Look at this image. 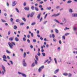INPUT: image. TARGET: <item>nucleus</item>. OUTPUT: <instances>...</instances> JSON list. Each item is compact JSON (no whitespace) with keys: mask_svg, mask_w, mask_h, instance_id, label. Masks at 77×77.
<instances>
[{"mask_svg":"<svg viewBox=\"0 0 77 77\" xmlns=\"http://www.w3.org/2000/svg\"><path fill=\"white\" fill-rule=\"evenodd\" d=\"M62 38L63 39H65V35H63L62 37Z\"/></svg>","mask_w":77,"mask_h":77,"instance_id":"5701e85b","label":"nucleus"},{"mask_svg":"<svg viewBox=\"0 0 77 77\" xmlns=\"http://www.w3.org/2000/svg\"><path fill=\"white\" fill-rule=\"evenodd\" d=\"M72 75V74H71L69 73V75H68L69 77H71Z\"/></svg>","mask_w":77,"mask_h":77,"instance_id":"cd10ccee","label":"nucleus"},{"mask_svg":"<svg viewBox=\"0 0 77 77\" xmlns=\"http://www.w3.org/2000/svg\"><path fill=\"white\" fill-rule=\"evenodd\" d=\"M31 9L32 10V11H34V10H35V7L34 6H32Z\"/></svg>","mask_w":77,"mask_h":77,"instance_id":"9b49d317","label":"nucleus"},{"mask_svg":"<svg viewBox=\"0 0 77 77\" xmlns=\"http://www.w3.org/2000/svg\"><path fill=\"white\" fill-rule=\"evenodd\" d=\"M33 15H34V13H32L30 15L31 17H32L33 16Z\"/></svg>","mask_w":77,"mask_h":77,"instance_id":"dca6fc26","label":"nucleus"},{"mask_svg":"<svg viewBox=\"0 0 77 77\" xmlns=\"http://www.w3.org/2000/svg\"><path fill=\"white\" fill-rule=\"evenodd\" d=\"M69 12H72V10L71 9H69Z\"/></svg>","mask_w":77,"mask_h":77,"instance_id":"e433bc0d","label":"nucleus"},{"mask_svg":"<svg viewBox=\"0 0 77 77\" xmlns=\"http://www.w3.org/2000/svg\"><path fill=\"white\" fill-rule=\"evenodd\" d=\"M33 42H36V39H33Z\"/></svg>","mask_w":77,"mask_h":77,"instance_id":"5fc2aeb1","label":"nucleus"},{"mask_svg":"<svg viewBox=\"0 0 77 77\" xmlns=\"http://www.w3.org/2000/svg\"><path fill=\"white\" fill-rule=\"evenodd\" d=\"M35 63L36 65H37V64H38V62H37V61H36V60H35Z\"/></svg>","mask_w":77,"mask_h":77,"instance_id":"a18cd8bd","label":"nucleus"},{"mask_svg":"<svg viewBox=\"0 0 77 77\" xmlns=\"http://www.w3.org/2000/svg\"><path fill=\"white\" fill-rule=\"evenodd\" d=\"M48 60H46L44 62L45 63H46V62H48Z\"/></svg>","mask_w":77,"mask_h":77,"instance_id":"864d4df0","label":"nucleus"},{"mask_svg":"<svg viewBox=\"0 0 77 77\" xmlns=\"http://www.w3.org/2000/svg\"><path fill=\"white\" fill-rule=\"evenodd\" d=\"M13 20H14V19H12V18H11L10 19V21L11 22H12L13 21Z\"/></svg>","mask_w":77,"mask_h":77,"instance_id":"58836bf2","label":"nucleus"},{"mask_svg":"<svg viewBox=\"0 0 77 77\" xmlns=\"http://www.w3.org/2000/svg\"><path fill=\"white\" fill-rule=\"evenodd\" d=\"M55 62V63H57V61L56 60V59L54 58Z\"/></svg>","mask_w":77,"mask_h":77,"instance_id":"ea45409f","label":"nucleus"},{"mask_svg":"<svg viewBox=\"0 0 77 77\" xmlns=\"http://www.w3.org/2000/svg\"><path fill=\"white\" fill-rule=\"evenodd\" d=\"M30 48H33V45H31L30 46Z\"/></svg>","mask_w":77,"mask_h":77,"instance_id":"338daca9","label":"nucleus"},{"mask_svg":"<svg viewBox=\"0 0 77 77\" xmlns=\"http://www.w3.org/2000/svg\"><path fill=\"white\" fill-rule=\"evenodd\" d=\"M54 21H56V22H57V23H60V22H59L57 20H54Z\"/></svg>","mask_w":77,"mask_h":77,"instance_id":"4c0bfd02","label":"nucleus"},{"mask_svg":"<svg viewBox=\"0 0 77 77\" xmlns=\"http://www.w3.org/2000/svg\"><path fill=\"white\" fill-rule=\"evenodd\" d=\"M73 17H77V14H73Z\"/></svg>","mask_w":77,"mask_h":77,"instance_id":"f704fd0d","label":"nucleus"},{"mask_svg":"<svg viewBox=\"0 0 77 77\" xmlns=\"http://www.w3.org/2000/svg\"><path fill=\"white\" fill-rule=\"evenodd\" d=\"M22 76H23V77H26V75L24 74V73H22Z\"/></svg>","mask_w":77,"mask_h":77,"instance_id":"6ab92c4d","label":"nucleus"},{"mask_svg":"<svg viewBox=\"0 0 77 77\" xmlns=\"http://www.w3.org/2000/svg\"><path fill=\"white\" fill-rule=\"evenodd\" d=\"M11 44H12V45H15V43L13 42H11Z\"/></svg>","mask_w":77,"mask_h":77,"instance_id":"bb28decb","label":"nucleus"},{"mask_svg":"<svg viewBox=\"0 0 77 77\" xmlns=\"http://www.w3.org/2000/svg\"><path fill=\"white\" fill-rule=\"evenodd\" d=\"M20 25L21 26H23V25H24V23H20Z\"/></svg>","mask_w":77,"mask_h":77,"instance_id":"3c124183","label":"nucleus"},{"mask_svg":"<svg viewBox=\"0 0 77 77\" xmlns=\"http://www.w3.org/2000/svg\"><path fill=\"white\" fill-rule=\"evenodd\" d=\"M14 29H17V26H14Z\"/></svg>","mask_w":77,"mask_h":77,"instance_id":"2f4dec72","label":"nucleus"},{"mask_svg":"<svg viewBox=\"0 0 77 77\" xmlns=\"http://www.w3.org/2000/svg\"><path fill=\"white\" fill-rule=\"evenodd\" d=\"M37 55H38L39 56L41 55V53H39V52H38V53L37 54Z\"/></svg>","mask_w":77,"mask_h":77,"instance_id":"49530a36","label":"nucleus"},{"mask_svg":"<svg viewBox=\"0 0 77 77\" xmlns=\"http://www.w3.org/2000/svg\"><path fill=\"white\" fill-rule=\"evenodd\" d=\"M42 17H41L40 20V22H41V21H42Z\"/></svg>","mask_w":77,"mask_h":77,"instance_id":"4d7b16f0","label":"nucleus"},{"mask_svg":"<svg viewBox=\"0 0 77 77\" xmlns=\"http://www.w3.org/2000/svg\"><path fill=\"white\" fill-rule=\"evenodd\" d=\"M55 31L57 33H59V31L57 29H55Z\"/></svg>","mask_w":77,"mask_h":77,"instance_id":"4468645a","label":"nucleus"},{"mask_svg":"<svg viewBox=\"0 0 77 77\" xmlns=\"http://www.w3.org/2000/svg\"><path fill=\"white\" fill-rule=\"evenodd\" d=\"M9 41H12L14 40V37H10L9 38Z\"/></svg>","mask_w":77,"mask_h":77,"instance_id":"6e6552de","label":"nucleus"},{"mask_svg":"<svg viewBox=\"0 0 77 77\" xmlns=\"http://www.w3.org/2000/svg\"><path fill=\"white\" fill-rule=\"evenodd\" d=\"M35 58L37 60H38V56L35 55Z\"/></svg>","mask_w":77,"mask_h":77,"instance_id":"a211bd4d","label":"nucleus"},{"mask_svg":"<svg viewBox=\"0 0 77 77\" xmlns=\"http://www.w3.org/2000/svg\"><path fill=\"white\" fill-rule=\"evenodd\" d=\"M36 24V23L35 22H33L32 23L31 25L32 26H33V25H35Z\"/></svg>","mask_w":77,"mask_h":77,"instance_id":"393cba45","label":"nucleus"},{"mask_svg":"<svg viewBox=\"0 0 77 77\" xmlns=\"http://www.w3.org/2000/svg\"><path fill=\"white\" fill-rule=\"evenodd\" d=\"M60 15V13H57V14H54L52 15L51 17H57V16H59Z\"/></svg>","mask_w":77,"mask_h":77,"instance_id":"39448f33","label":"nucleus"},{"mask_svg":"<svg viewBox=\"0 0 77 77\" xmlns=\"http://www.w3.org/2000/svg\"><path fill=\"white\" fill-rule=\"evenodd\" d=\"M41 13H40L37 16V18H38V19H39V18H40V17H41Z\"/></svg>","mask_w":77,"mask_h":77,"instance_id":"9d476101","label":"nucleus"},{"mask_svg":"<svg viewBox=\"0 0 77 77\" xmlns=\"http://www.w3.org/2000/svg\"><path fill=\"white\" fill-rule=\"evenodd\" d=\"M69 35V33H66L65 34V36H67V35Z\"/></svg>","mask_w":77,"mask_h":77,"instance_id":"bf43d9fd","label":"nucleus"},{"mask_svg":"<svg viewBox=\"0 0 77 77\" xmlns=\"http://www.w3.org/2000/svg\"><path fill=\"white\" fill-rule=\"evenodd\" d=\"M35 9L36 11H39V9H38V8L37 7H35Z\"/></svg>","mask_w":77,"mask_h":77,"instance_id":"2eb2a0df","label":"nucleus"},{"mask_svg":"<svg viewBox=\"0 0 77 77\" xmlns=\"http://www.w3.org/2000/svg\"><path fill=\"white\" fill-rule=\"evenodd\" d=\"M2 58H3V60L4 61H5V62H7V60H6L5 59H7V58L6 57V56L5 55H4L3 56V57H2Z\"/></svg>","mask_w":77,"mask_h":77,"instance_id":"f257e3e1","label":"nucleus"},{"mask_svg":"<svg viewBox=\"0 0 77 77\" xmlns=\"http://www.w3.org/2000/svg\"><path fill=\"white\" fill-rule=\"evenodd\" d=\"M1 20L2 21V22H3V23H6V21H5V20H3V19H1Z\"/></svg>","mask_w":77,"mask_h":77,"instance_id":"b1692460","label":"nucleus"},{"mask_svg":"<svg viewBox=\"0 0 77 77\" xmlns=\"http://www.w3.org/2000/svg\"><path fill=\"white\" fill-rule=\"evenodd\" d=\"M63 75H65V76H67V75H68V74L67 73H65L63 74Z\"/></svg>","mask_w":77,"mask_h":77,"instance_id":"f8f14e48","label":"nucleus"},{"mask_svg":"<svg viewBox=\"0 0 77 77\" xmlns=\"http://www.w3.org/2000/svg\"><path fill=\"white\" fill-rule=\"evenodd\" d=\"M23 64L24 66H26L27 64H26V62L25 61V60L23 59Z\"/></svg>","mask_w":77,"mask_h":77,"instance_id":"20e7f679","label":"nucleus"},{"mask_svg":"<svg viewBox=\"0 0 77 77\" xmlns=\"http://www.w3.org/2000/svg\"><path fill=\"white\" fill-rule=\"evenodd\" d=\"M6 51L7 53H8V54H10L11 53V52L9 51L8 50H6Z\"/></svg>","mask_w":77,"mask_h":77,"instance_id":"aec40b11","label":"nucleus"},{"mask_svg":"<svg viewBox=\"0 0 77 77\" xmlns=\"http://www.w3.org/2000/svg\"><path fill=\"white\" fill-rule=\"evenodd\" d=\"M38 72H41V71H42V69L41 68H39L38 69Z\"/></svg>","mask_w":77,"mask_h":77,"instance_id":"412c9836","label":"nucleus"},{"mask_svg":"<svg viewBox=\"0 0 77 77\" xmlns=\"http://www.w3.org/2000/svg\"><path fill=\"white\" fill-rule=\"evenodd\" d=\"M8 44L10 48H13V45H12V44H11L10 42H9Z\"/></svg>","mask_w":77,"mask_h":77,"instance_id":"7ed1b4c3","label":"nucleus"},{"mask_svg":"<svg viewBox=\"0 0 77 77\" xmlns=\"http://www.w3.org/2000/svg\"><path fill=\"white\" fill-rule=\"evenodd\" d=\"M17 5V2L15 1H14L13 2L12 5L13 6H15Z\"/></svg>","mask_w":77,"mask_h":77,"instance_id":"423d86ee","label":"nucleus"},{"mask_svg":"<svg viewBox=\"0 0 77 77\" xmlns=\"http://www.w3.org/2000/svg\"><path fill=\"white\" fill-rule=\"evenodd\" d=\"M34 63H32V67H33L35 66Z\"/></svg>","mask_w":77,"mask_h":77,"instance_id":"c756f323","label":"nucleus"},{"mask_svg":"<svg viewBox=\"0 0 77 77\" xmlns=\"http://www.w3.org/2000/svg\"><path fill=\"white\" fill-rule=\"evenodd\" d=\"M18 73L19 74H21L22 75L23 74V73L20 72H18Z\"/></svg>","mask_w":77,"mask_h":77,"instance_id":"052dcab7","label":"nucleus"},{"mask_svg":"<svg viewBox=\"0 0 77 77\" xmlns=\"http://www.w3.org/2000/svg\"><path fill=\"white\" fill-rule=\"evenodd\" d=\"M24 9L26 11H29V7H25L24 8Z\"/></svg>","mask_w":77,"mask_h":77,"instance_id":"1a4fd4ad","label":"nucleus"},{"mask_svg":"<svg viewBox=\"0 0 77 77\" xmlns=\"http://www.w3.org/2000/svg\"><path fill=\"white\" fill-rule=\"evenodd\" d=\"M23 5L24 6H26V2H24V4H23Z\"/></svg>","mask_w":77,"mask_h":77,"instance_id":"13d9d810","label":"nucleus"},{"mask_svg":"<svg viewBox=\"0 0 77 77\" xmlns=\"http://www.w3.org/2000/svg\"><path fill=\"white\" fill-rule=\"evenodd\" d=\"M68 29H69V28H68L67 27H66V28L64 29V30L65 31Z\"/></svg>","mask_w":77,"mask_h":77,"instance_id":"a878e982","label":"nucleus"},{"mask_svg":"<svg viewBox=\"0 0 77 77\" xmlns=\"http://www.w3.org/2000/svg\"><path fill=\"white\" fill-rule=\"evenodd\" d=\"M51 7H50L49 8H47V9H48V10H50V9H51Z\"/></svg>","mask_w":77,"mask_h":77,"instance_id":"37998d69","label":"nucleus"},{"mask_svg":"<svg viewBox=\"0 0 77 77\" xmlns=\"http://www.w3.org/2000/svg\"><path fill=\"white\" fill-rule=\"evenodd\" d=\"M16 22H19V19H16Z\"/></svg>","mask_w":77,"mask_h":77,"instance_id":"603ef678","label":"nucleus"},{"mask_svg":"<svg viewBox=\"0 0 77 77\" xmlns=\"http://www.w3.org/2000/svg\"><path fill=\"white\" fill-rule=\"evenodd\" d=\"M59 69H56V70H55L54 72V73L55 74H56V73L58 72H59Z\"/></svg>","mask_w":77,"mask_h":77,"instance_id":"0eeeda50","label":"nucleus"},{"mask_svg":"<svg viewBox=\"0 0 77 77\" xmlns=\"http://www.w3.org/2000/svg\"><path fill=\"white\" fill-rule=\"evenodd\" d=\"M11 34V32L10 31H9L8 32V35H9Z\"/></svg>","mask_w":77,"mask_h":77,"instance_id":"8fccbe9b","label":"nucleus"},{"mask_svg":"<svg viewBox=\"0 0 77 77\" xmlns=\"http://www.w3.org/2000/svg\"><path fill=\"white\" fill-rule=\"evenodd\" d=\"M42 54L43 56H45V54L44 53H42Z\"/></svg>","mask_w":77,"mask_h":77,"instance_id":"c9c22d12","label":"nucleus"},{"mask_svg":"<svg viewBox=\"0 0 77 77\" xmlns=\"http://www.w3.org/2000/svg\"><path fill=\"white\" fill-rule=\"evenodd\" d=\"M27 41L28 43H30V40L29 39H27Z\"/></svg>","mask_w":77,"mask_h":77,"instance_id":"a19ab883","label":"nucleus"},{"mask_svg":"<svg viewBox=\"0 0 77 77\" xmlns=\"http://www.w3.org/2000/svg\"><path fill=\"white\" fill-rule=\"evenodd\" d=\"M72 2V1H68L67 2V3H71Z\"/></svg>","mask_w":77,"mask_h":77,"instance_id":"473e14b6","label":"nucleus"},{"mask_svg":"<svg viewBox=\"0 0 77 77\" xmlns=\"http://www.w3.org/2000/svg\"><path fill=\"white\" fill-rule=\"evenodd\" d=\"M27 38H30V35H27Z\"/></svg>","mask_w":77,"mask_h":77,"instance_id":"e2e57ef3","label":"nucleus"},{"mask_svg":"<svg viewBox=\"0 0 77 77\" xmlns=\"http://www.w3.org/2000/svg\"><path fill=\"white\" fill-rule=\"evenodd\" d=\"M31 34L32 37H33V33H31Z\"/></svg>","mask_w":77,"mask_h":77,"instance_id":"c03bdc74","label":"nucleus"},{"mask_svg":"<svg viewBox=\"0 0 77 77\" xmlns=\"http://www.w3.org/2000/svg\"><path fill=\"white\" fill-rule=\"evenodd\" d=\"M10 62H11V63L12 65H13V62H12V61L11 60H10Z\"/></svg>","mask_w":77,"mask_h":77,"instance_id":"09e8293b","label":"nucleus"},{"mask_svg":"<svg viewBox=\"0 0 77 77\" xmlns=\"http://www.w3.org/2000/svg\"><path fill=\"white\" fill-rule=\"evenodd\" d=\"M16 11H17V12H18V13H19V12H20V11H19L18 9H17V8H16Z\"/></svg>","mask_w":77,"mask_h":77,"instance_id":"c85d7f7f","label":"nucleus"},{"mask_svg":"<svg viewBox=\"0 0 77 77\" xmlns=\"http://www.w3.org/2000/svg\"><path fill=\"white\" fill-rule=\"evenodd\" d=\"M22 20H23L24 21H26V20L25 19V18L23 17L22 18Z\"/></svg>","mask_w":77,"mask_h":77,"instance_id":"4be33fe9","label":"nucleus"},{"mask_svg":"<svg viewBox=\"0 0 77 77\" xmlns=\"http://www.w3.org/2000/svg\"><path fill=\"white\" fill-rule=\"evenodd\" d=\"M59 43L60 44H62V42H61V40H60L59 41Z\"/></svg>","mask_w":77,"mask_h":77,"instance_id":"680f3d73","label":"nucleus"},{"mask_svg":"<svg viewBox=\"0 0 77 77\" xmlns=\"http://www.w3.org/2000/svg\"><path fill=\"white\" fill-rule=\"evenodd\" d=\"M44 66H42L41 67H40V68L42 69H43V68H44Z\"/></svg>","mask_w":77,"mask_h":77,"instance_id":"72a5a7b5","label":"nucleus"},{"mask_svg":"<svg viewBox=\"0 0 77 77\" xmlns=\"http://www.w3.org/2000/svg\"><path fill=\"white\" fill-rule=\"evenodd\" d=\"M53 41L54 42H56V39H53Z\"/></svg>","mask_w":77,"mask_h":77,"instance_id":"774afa93","label":"nucleus"},{"mask_svg":"<svg viewBox=\"0 0 77 77\" xmlns=\"http://www.w3.org/2000/svg\"><path fill=\"white\" fill-rule=\"evenodd\" d=\"M48 14H46L45 16V19L47 17V15Z\"/></svg>","mask_w":77,"mask_h":77,"instance_id":"de8ad7c7","label":"nucleus"},{"mask_svg":"<svg viewBox=\"0 0 77 77\" xmlns=\"http://www.w3.org/2000/svg\"><path fill=\"white\" fill-rule=\"evenodd\" d=\"M2 66L3 68V70L2 72V74H4L5 72V71H6V70H5V68L3 66Z\"/></svg>","mask_w":77,"mask_h":77,"instance_id":"f03ea898","label":"nucleus"},{"mask_svg":"<svg viewBox=\"0 0 77 77\" xmlns=\"http://www.w3.org/2000/svg\"><path fill=\"white\" fill-rule=\"evenodd\" d=\"M42 3H43V1H42L39 2L40 4H42Z\"/></svg>","mask_w":77,"mask_h":77,"instance_id":"6e6d98bb","label":"nucleus"},{"mask_svg":"<svg viewBox=\"0 0 77 77\" xmlns=\"http://www.w3.org/2000/svg\"><path fill=\"white\" fill-rule=\"evenodd\" d=\"M52 35V37L53 38H54V37H55V35H54V34H53Z\"/></svg>","mask_w":77,"mask_h":77,"instance_id":"7c9ffc66","label":"nucleus"},{"mask_svg":"<svg viewBox=\"0 0 77 77\" xmlns=\"http://www.w3.org/2000/svg\"><path fill=\"white\" fill-rule=\"evenodd\" d=\"M49 59H50L51 61L52 60H51V57H49Z\"/></svg>","mask_w":77,"mask_h":77,"instance_id":"69168bd1","label":"nucleus"},{"mask_svg":"<svg viewBox=\"0 0 77 77\" xmlns=\"http://www.w3.org/2000/svg\"><path fill=\"white\" fill-rule=\"evenodd\" d=\"M23 40L24 41H26V39L25 38H23Z\"/></svg>","mask_w":77,"mask_h":77,"instance_id":"79ce46f5","label":"nucleus"},{"mask_svg":"<svg viewBox=\"0 0 77 77\" xmlns=\"http://www.w3.org/2000/svg\"><path fill=\"white\" fill-rule=\"evenodd\" d=\"M15 41H19V39L18 38H17V37H16L15 38Z\"/></svg>","mask_w":77,"mask_h":77,"instance_id":"ddd939ff","label":"nucleus"},{"mask_svg":"<svg viewBox=\"0 0 77 77\" xmlns=\"http://www.w3.org/2000/svg\"><path fill=\"white\" fill-rule=\"evenodd\" d=\"M37 34H38V33H39V30H38L37 31Z\"/></svg>","mask_w":77,"mask_h":77,"instance_id":"0e129e2a","label":"nucleus"},{"mask_svg":"<svg viewBox=\"0 0 77 77\" xmlns=\"http://www.w3.org/2000/svg\"><path fill=\"white\" fill-rule=\"evenodd\" d=\"M26 52H24L23 57H26Z\"/></svg>","mask_w":77,"mask_h":77,"instance_id":"f3484780","label":"nucleus"}]
</instances>
